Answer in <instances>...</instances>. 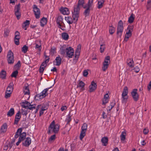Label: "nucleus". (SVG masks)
I'll list each match as a JSON object with an SVG mask.
<instances>
[{"label": "nucleus", "mask_w": 151, "mask_h": 151, "mask_svg": "<svg viewBox=\"0 0 151 151\" xmlns=\"http://www.w3.org/2000/svg\"><path fill=\"white\" fill-rule=\"evenodd\" d=\"M84 0H79L77 5L74 6L73 11L72 12V17L74 20L76 21L78 20L80 10L79 6H81L83 7V6L84 5Z\"/></svg>", "instance_id": "1"}, {"label": "nucleus", "mask_w": 151, "mask_h": 151, "mask_svg": "<svg viewBox=\"0 0 151 151\" xmlns=\"http://www.w3.org/2000/svg\"><path fill=\"white\" fill-rule=\"evenodd\" d=\"M59 126L58 124H55L54 121H53L50 124L48 128V133L50 134L51 132L55 133L58 132L59 130Z\"/></svg>", "instance_id": "2"}, {"label": "nucleus", "mask_w": 151, "mask_h": 151, "mask_svg": "<svg viewBox=\"0 0 151 151\" xmlns=\"http://www.w3.org/2000/svg\"><path fill=\"white\" fill-rule=\"evenodd\" d=\"M124 29L123 23L122 21L120 20L119 22L117 28L116 34L118 37H121Z\"/></svg>", "instance_id": "3"}, {"label": "nucleus", "mask_w": 151, "mask_h": 151, "mask_svg": "<svg viewBox=\"0 0 151 151\" xmlns=\"http://www.w3.org/2000/svg\"><path fill=\"white\" fill-rule=\"evenodd\" d=\"M21 103V106L26 109L32 110L33 109H35V107L33 105L31 104L30 103L27 101H25Z\"/></svg>", "instance_id": "4"}, {"label": "nucleus", "mask_w": 151, "mask_h": 151, "mask_svg": "<svg viewBox=\"0 0 151 151\" xmlns=\"http://www.w3.org/2000/svg\"><path fill=\"white\" fill-rule=\"evenodd\" d=\"M7 60L9 64H12L14 62L13 53L11 50H9L7 55Z\"/></svg>", "instance_id": "5"}, {"label": "nucleus", "mask_w": 151, "mask_h": 151, "mask_svg": "<svg viewBox=\"0 0 151 151\" xmlns=\"http://www.w3.org/2000/svg\"><path fill=\"white\" fill-rule=\"evenodd\" d=\"M81 131L80 135V140H82L86 135V132L87 129V124L84 123L81 127Z\"/></svg>", "instance_id": "6"}, {"label": "nucleus", "mask_w": 151, "mask_h": 151, "mask_svg": "<svg viewBox=\"0 0 151 151\" xmlns=\"http://www.w3.org/2000/svg\"><path fill=\"white\" fill-rule=\"evenodd\" d=\"M110 57L109 56L106 57L105 58L104 62L103 63V66L102 67V70L105 71L108 68L110 63Z\"/></svg>", "instance_id": "7"}, {"label": "nucleus", "mask_w": 151, "mask_h": 151, "mask_svg": "<svg viewBox=\"0 0 151 151\" xmlns=\"http://www.w3.org/2000/svg\"><path fill=\"white\" fill-rule=\"evenodd\" d=\"M137 89H134L131 92V95L135 101H138L139 98V95L137 93Z\"/></svg>", "instance_id": "8"}, {"label": "nucleus", "mask_w": 151, "mask_h": 151, "mask_svg": "<svg viewBox=\"0 0 151 151\" xmlns=\"http://www.w3.org/2000/svg\"><path fill=\"white\" fill-rule=\"evenodd\" d=\"M66 55L69 58H71L73 56L74 50L73 49L70 47H69L66 48Z\"/></svg>", "instance_id": "9"}, {"label": "nucleus", "mask_w": 151, "mask_h": 151, "mask_svg": "<svg viewBox=\"0 0 151 151\" xmlns=\"http://www.w3.org/2000/svg\"><path fill=\"white\" fill-rule=\"evenodd\" d=\"M128 93V88L127 86L124 87L122 94L123 102L125 101L128 99L127 95Z\"/></svg>", "instance_id": "10"}, {"label": "nucleus", "mask_w": 151, "mask_h": 151, "mask_svg": "<svg viewBox=\"0 0 151 151\" xmlns=\"http://www.w3.org/2000/svg\"><path fill=\"white\" fill-rule=\"evenodd\" d=\"M33 11L36 18H39L40 13V10L36 5H33Z\"/></svg>", "instance_id": "11"}, {"label": "nucleus", "mask_w": 151, "mask_h": 151, "mask_svg": "<svg viewBox=\"0 0 151 151\" xmlns=\"http://www.w3.org/2000/svg\"><path fill=\"white\" fill-rule=\"evenodd\" d=\"M51 87H50L48 88L45 89L40 94H37L36 96V97L39 98V99H42L45 97L47 95L46 93L48 89Z\"/></svg>", "instance_id": "12"}, {"label": "nucleus", "mask_w": 151, "mask_h": 151, "mask_svg": "<svg viewBox=\"0 0 151 151\" xmlns=\"http://www.w3.org/2000/svg\"><path fill=\"white\" fill-rule=\"evenodd\" d=\"M97 86L96 83H95L94 81H92L91 85L89 86V92H91L94 91L96 89Z\"/></svg>", "instance_id": "13"}, {"label": "nucleus", "mask_w": 151, "mask_h": 151, "mask_svg": "<svg viewBox=\"0 0 151 151\" xmlns=\"http://www.w3.org/2000/svg\"><path fill=\"white\" fill-rule=\"evenodd\" d=\"M31 143V139L30 137L26 138L25 140L22 143V145L26 147H28Z\"/></svg>", "instance_id": "14"}, {"label": "nucleus", "mask_w": 151, "mask_h": 151, "mask_svg": "<svg viewBox=\"0 0 151 151\" xmlns=\"http://www.w3.org/2000/svg\"><path fill=\"white\" fill-rule=\"evenodd\" d=\"M13 82H11L8 86L6 91L12 93L13 90Z\"/></svg>", "instance_id": "15"}, {"label": "nucleus", "mask_w": 151, "mask_h": 151, "mask_svg": "<svg viewBox=\"0 0 151 151\" xmlns=\"http://www.w3.org/2000/svg\"><path fill=\"white\" fill-rule=\"evenodd\" d=\"M127 63L128 65L130 68H132L134 66V62L132 58H129L127 60Z\"/></svg>", "instance_id": "16"}, {"label": "nucleus", "mask_w": 151, "mask_h": 151, "mask_svg": "<svg viewBox=\"0 0 151 151\" xmlns=\"http://www.w3.org/2000/svg\"><path fill=\"white\" fill-rule=\"evenodd\" d=\"M60 11L64 15H68L70 13V11L67 8H61L60 9Z\"/></svg>", "instance_id": "17"}, {"label": "nucleus", "mask_w": 151, "mask_h": 151, "mask_svg": "<svg viewBox=\"0 0 151 151\" xmlns=\"http://www.w3.org/2000/svg\"><path fill=\"white\" fill-rule=\"evenodd\" d=\"M7 128V124L6 123H4L1 127L0 133H5L6 131Z\"/></svg>", "instance_id": "18"}, {"label": "nucleus", "mask_w": 151, "mask_h": 151, "mask_svg": "<svg viewBox=\"0 0 151 151\" xmlns=\"http://www.w3.org/2000/svg\"><path fill=\"white\" fill-rule=\"evenodd\" d=\"M61 59L59 57H57L53 62L54 64L57 65L59 66L61 63Z\"/></svg>", "instance_id": "19"}, {"label": "nucleus", "mask_w": 151, "mask_h": 151, "mask_svg": "<svg viewBox=\"0 0 151 151\" xmlns=\"http://www.w3.org/2000/svg\"><path fill=\"white\" fill-rule=\"evenodd\" d=\"M83 8L85 9L83 13L84 15L85 16V17L88 16L90 13V8L83 6Z\"/></svg>", "instance_id": "20"}, {"label": "nucleus", "mask_w": 151, "mask_h": 151, "mask_svg": "<svg viewBox=\"0 0 151 151\" xmlns=\"http://www.w3.org/2000/svg\"><path fill=\"white\" fill-rule=\"evenodd\" d=\"M63 19L61 16H59L58 17L57 20L56 22L58 25L60 27V24H63L64 25V23L63 22Z\"/></svg>", "instance_id": "21"}, {"label": "nucleus", "mask_w": 151, "mask_h": 151, "mask_svg": "<svg viewBox=\"0 0 151 151\" xmlns=\"http://www.w3.org/2000/svg\"><path fill=\"white\" fill-rule=\"evenodd\" d=\"M40 40H37L36 41L35 43V49H38L39 51H41V44Z\"/></svg>", "instance_id": "22"}, {"label": "nucleus", "mask_w": 151, "mask_h": 151, "mask_svg": "<svg viewBox=\"0 0 151 151\" xmlns=\"http://www.w3.org/2000/svg\"><path fill=\"white\" fill-rule=\"evenodd\" d=\"M65 19L69 24H72L73 23V21H74V22H76L77 21L74 20L73 18V19H72V18L70 17H65Z\"/></svg>", "instance_id": "23"}, {"label": "nucleus", "mask_w": 151, "mask_h": 151, "mask_svg": "<svg viewBox=\"0 0 151 151\" xmlns=\"http://www.w3.org/2000/svg\"><path fill=\"white\" fill-rule=\"evenodd\" d=\"M108 138L107 137H102L101 140L102 145L104 146H106L108 144Z\"/></svg>", "instance_id": "24"}, {"label": "nucleus", "mask_w": 151, "mask_h": 151, "mask_svg": "<svg viewBox=\"0 0 151 151\" xmlns=\"http://www.w3.org/2000/svg\"><path fill=\"white\" fill-rule=\"evenodd\" d=\"M6 71L2 70L0 73V78L2 79H5L6 78Z\"/></svg>", "instance_id": "25"}, {"label": "nucleus", "mask_w": 151, "mask_h": 151, "mask_svg": "<svg viewBox=\"0 0 151 151\" xmlns=\"http://www.w3.org/2000/svg\"><path fill=\"white\" fill-rule=\"evenodd\" d=\"M104 2V0H99L98 1L97 7L99 9H100L103 7Z\"/></svg>", "instance_id": "26"}, {"label": "nucleus", "mask_w": 151, "mask_h": 151, "mask_svg": "<svg viewBox=\"0 0 151 151\" xmlns=\"http://www.w3.org/2000/svg\"><path fill=\"white\" fill-rule=\"evenodd\" d=\"M29 24V21L28 20H26L22 24V27L25 30L27 29V26H28Z\"/></svg>", "instance_id": "27"}, {"label": "nucleus", "mask_w": 151, "mask_h": 151, "mask_svg": "<svg viewBox=\"0 0 151 151\" xmlns=\"http://www.w3.org/2000/svg\"><path fill=\"white\" fill-rule=\"evenodd\" d=\"M14 110L13 108H11L8 111L7 115L8 116H11L14 114Z\"/></svg>", "instance_id": "28"}, {"label": "nucleus", "mask_w": 151, "mask_h": 151, "mask_svg": "<svg viewBox=\"0 0 151 151\" xmlns=\"http://www.w3.org/2000/svg\"><path fill=\"white\" fill-rule=\"evenodd\" d=\"M26 133L25 132H23L21 133L20 135L19 139H20L21 141H22L25 139L26 136Z\"/></svg>", "instance_id": "29"}, {"label": "nucleus", "mask_w": 151, "mask_h": 151, "mask_svg": "<svg viewBox=\"0 0 151 151\" xmlns=\"http://www.w3.org/2000/svg\"><path fill=\"white\" fill-rule=\"evenodd\" d=\"M47 22V19L44 17H43L40 22L41 26L43 27L46 24Z\"/></svg>", "instance_id": "30"}, {"label": "nucleus", "mask_w": 151, "mask_h": 151, "mask_svg": "<svg viewBox=\"0 0 151 151\" xmlns=\"http://www.w3.org/2000/svg\"><path fill=\"white\" fill-rule=\"evenodd\" d=\"M22 128H20L18 129L16 133L15 134V138H17L19 137V136H20V135L22 132Z\"/></svg>", "instance_id": "31"}, {"label": "nucleus", "mask_w": 151, "mask_h": 151, "mask_svg": "<svg viewBox=\"0 0 151 151\" xmlns=\"http://www.w3.org/2000/svg\"><path fill=\"white\" fill-rule=\"evenodd\" d=\"M48 107L49 105L47 103L43 104L41 105V109H42V110L45 111L48 109Z\"/></svg>", "instance_id": "32"}, {"label": "nucleus", "mask_w": 151, "mask_h": 151, "mask_svg": "<svg viewBox=\"0 0 151 151\" xmlns=\"http://www.w3.org/2000/svg\"><path fill=\"white\" fill-rule=\"evenodd\" d=\"M62 38L65 40H67L69 38V35L66 32L63 33L62 34Z\"/></svg>", "instance_id": "33"}, {"label": "nucleus", "mask_w": 151, "mask_h": 151, "mask_svg": "<svg viewBox=\"0 0 151 151\" xmlns=\"http://www.w3.org/2000/svg\"><path fill=\"white\" fill-rule=\"evenodd\" d=\"M23 92L24 95H29V91L28 86L24 87Z\"/></svg>", "instance_id": "34"}, {"label": "nucleus", "mask_w": 151, "mask_h": 151, "mask_svg": "<svg viewBox=\"0 0 151 151\" xmlns=\"http://www.w3.org/2000/svg\"><path fill=\"white\" fill-rule=\"evenodd\" d=\"M20 4H18L15 6L14 12H20Z\"/></svg>", "instance_id": "35"}, {"label": "nucleus", "mask_w": 151, "mask_h": 151, "mask_svg": "<svg viewBox=\"0 0 151 151\" xmlns=\"http://www.w3.org/2000/svg\"><path fill=\"white\" fill-rule=\"evenodd\" d=\"M79 83L77 86V87L81 88V89H82L85 86V84L82 81H79Z\"/></svg>", "instance_id": "36"}, {"label": "nucleus", "mask_w": 151, "mask_h": 151, "mask_svg": "<svg viewBox=\"0 0 151 151\" xmlns=\"http://www.w3.org/2000/svg\"><path fill=\"white\" fill-rule=\"evenodd\" d=\"M80 50L76 49V50L75 53V57L76 60H77L79 56L80 55Z\"/></svg>", "instance_id": "37"}, {"label": "nucleus", "mask_w": 151, "mask_h": 151, "mask_svg": "<svg viewBox=\"0 0 151 151\" xmlns=\"http://www.w3.org/2000/svg\"><path fill=\"white\" fill-rule=\"evenodd\" d=\"M134 14H132L129 17L128 20V22L129 23H131L133 22L134 19Z\"/></svg>", "instance_id": "38"}, {"label": "nucleus", "mask_w": 151, "mask_h": 151, "mask_svg": "<svg viewBox=\"0 0 151 151\" xmlns=\"http://www.w3.org/2000/svg\"><path fill=\"white\" fill-rule=\"evenodd\" d=\"M126 135V133L125 132H122L120 136L121 139L122 141H124L125 139Z\"/></svg>", "instance_id": "39"}, {"label": "nucleus", "mask_w": 151, "mask_h": 151, "mask_svg": "<svg viewBox=\"0 0 151 151\" xmlns=\"http://www.w3.org/2000/svg\"><path fill=\"white\" fill-rule=\"evenodd\" d=\"M93 0H89L87 4H85L84 6L91 8L93 4Z\"/></svg>", "instance_id": "40"}, {"label": "nucleus", "mask_w": 151, "mask_h": 151, "mask_svg": "<svg viewBox=\"0 0 151 151\" xmlns=\"http://www.w3.org/2000/svg\"><path fill=\"white\" fill-rule=\"evenodd\" d=\"M115 102L114 101H113L111 103V104L107 108V109L109 110V111H110L112 108L114 107V105H115Z\"/></svg>", "instance_id": "41"}, {"label": "nucleus", "mask_w": 151, "mask_h": 151, "mask_svg": "<svg viewBox=\"0 0 151 151\" xmlns=\"http://www.w3.org/2000/svg\"><path fill=\"white\" fill-rule=\"evenodd\" d=\"M115 30V28L114 27L112 26L110 27L109 28V32L111 34H113Z\"/></svg>", "instance_id": "42"}, {"label": "nucleus", "mask_w": 151, "mask_h": 151, "mask_svg": "<svg viewBox=\"0 0 151 151\" xmlns=\"http://www.w3.org/2000/svg\"><path fill=\"white\" fill-rule=\"evenodd\" d=\"M28 49V47L26 45H24L22 48V51L24 53H25L27 52Z\"/></svg>", "instance_id": "43"}, {"label": "nucleus", "mask_w": 151, "mask_h": 151, "mask_svg": "<svg viewBox=\"0 0 151 151\" xmlns=\"http://www.w3.org/2000/svg\"><path fill=\"white\" fill-rule=\"evenodd\" d=\"M105 49V44H100V50L101 53L103 52Z\"/></svg>", "instance_id": "44"}, {"label": "nucleus", "mask_w": 151, "mask_h": 151, "mask_svg": "<svg viewBox=\"0 0 151 151\" xmlns=\"http://www.w3.org/2000/svg\"><path fill=\"white\" fill-rule=\"evenodd\" d=\"M147 9H149L151 7V0H148L146 5Z\"/></svg>", "instance_id": "45"}, {"label": "nucleus", "mask_w": 151, "mask_h": 151, "mask_svg": "<svg viewBox=\"0 0 151 151\" xmlns=\"http://www.w3.org/2000/svg\"><path fill=\"white\" fill-rule=\"evenodd\" d=\"M18 71L17 70H15L12 73L11 75V76L12 77H16L18 74Z\"/></svg>", "instance_id": "46"}, {"label": "nucleus", "mask_w": 151, "mask_h": 151, "mask_svg": "<svg viewBox=\"0 0 151 151\" xmlns=\"http://www.w3.org/2000/svg\"><path fill=\"white\" fill-rule=\"evenodd\" d=\"M4 37H6L8 35L9 31L7 29H5L4 30Z\"/></svg>", "instance_id": "47"}, {"label": "nucleus", "mask_w": 151, "mask_h": 151, "mask_svg": "<svg viewBox=\"0 0 151 151\" xmlns=\"http://www.w3.org/2000/svg\"><path fill=\"white\" fill-rule=\"evenodd\" d=\"M71 120V116L70 115L68 116L67 118L66 119L65 122L67 123V124H68Z\"/></svg>", "instance_id": "48"}, {"label": "nucleus", "mask_w": 151, "mask_h": 151, "mask_svg": "<svg viewBox=\"0 0 151 151\" xmlns=\"http://www.w3.org/2000/svg\"><path fill=\"white\" fill-rule=\"evenodd\" d=\"M15 14L18 19H19L21 17V13L20 12H15Z\"/></svg>", "instance_id": "49"}, {"label": "nucleus", "mask_w": 151, "mask_h": 151, "mask_svg": "<svg viewBox=\"0 0 151 151\" xmlns=\"http://www.w3.org/2000/svg\"><path fill=\"white\" fill-rule=\"evenodd\" d=\"M11 93H9L6 91L5 95V98L6 99H7L9 98L10 96Z\"/></svg>", "instance_id": "50"}, {"label": "nucleus", "mask_w": 151, "mask_h": 151, "mask_svg": "<svg viewBox=\"0 0 151 151\" xmlns=\"http://www.w3.org/2000/svg\"><path fill=\"white\" fill-rule=\"evenodd\" d=\"M56 50V49L55 47H52L50 51L51 54L52 55L54 54Z\"/></svg>", "instance_id": "51"}, {"label": "nucleus", "mask_w": 151, "mask_h": 151, "mask_svg": "<svg viewBox=\"0 0 151 151\" xmlns=\"http://www.w3.org/2000/svg\"><path fill=\"white\" fill-rule=\"evenodd\" d=\"M55 136L56 135L55 134H54L52 136H51L49 139V141H54L55 139Z\"/></svg>", "instance_id": "52"}, {"label": "nucleus", "mask_w": 151, "mask_h": 151, "mask_svg": "<svg viewBox=\"0 0 151 151\" xmlns=\"http://www.w3.org/2000/svg\"><path fill=\"white\" fill-rule=\"evenodd\" d=\"M20 112V111H18L15 115V118H17L20 119L21 118Z\"/></svg>", "instance_id": "53"}, {"label": "nucleus", "mask_w": 151, "mask_h": 151, "mask_svg": "<svg viewBox=\"0 0 151 151\" xmlns=\"http://www.w3.org/2000/svg\"><path fill=\"white\" fill-rule=\"evenodd\" d=\"M133 70H134L135 72L137 73L139 71L140 69L138 66H137L133 68Z\"/></svg>", "instance_id": "54"}, {"label": "nucleus", "mask_w": 151, "mask_h": 151, "mask_svg": "<svg viewBox=\"0 0 151 151\" xmlns=\"http://www.w3.org/2000/svg\"><path fill=\"white\" fill-rule=\"evenodd\" d=\"M66 52V49H60V53L61 54L64 55Z\"/></svg>", "instance_id": "55"}, {"label": "nucleus", "mask_w": 151, "mask_h": 151, "mask_svg": "<svg viewBox=\"0 0 151 151\" xmlns=\"http://www.w3.org/2000/svg\"><path fill=\"white\" fill-rule=\"evenodd\" d=\"M20 119L17 118H15L14 119V124H17L18 123V122L19 121Z\"/></svg>", "instance_id": "56"}, {"label": "nucleus", "mask_w": 151, "mask_h": 151, "mask_svg": "<svg viewBox=\"0 0 151 151\" xmlns=\"http://www.w3.org/2000/svg\"><path fill=\"white\" fill-rule=\"evenodd\" d=\"M45 67H42V66H40L39 68V72L40 73H42L45 69Z\"/></svg>", "instance_id": "57"}, {"label": "nucleus", "mask_w": 151, "mask_h": 151, "mask_svg": "<svg viewBox=\"0 0 151 151\" xmlns=\"http://www.w3.org/2000/svg\"><path fill=\"white\" fill-rule=\"evenodd\" d=\"M19 39H14V42L16 45H18L19 44Z\"/></svg>", "instance_id": "58"}, {"label": "nucleus", "mask_w": 151, "mask_h": 151, "mask_svg": "<svg viewBox=\"0 0 151 151\" xmlns=\"http://www.w3.org/2000/svg\"><path fill=\"white\" fill-rule=\"evenodd\" d=\"M88 74V73L87 70H85L83 72V75L84 77H87Z\"/></svg>", "instance_id": "59"}, {"label": "nucleus", "mask_w": 151, "mask_h": 151, "mask_svg": "<svg viewBox=\"0 0 151 151\" xmlns=\"http://www.w3.org/2000/svg\"><path fill=\"white\" fill-rule=\"evenodd\" d=\"M15 66L19 68L21 66V62L20 60L18 61L17 63L16 64Z\"/></svg>", "instance_id": "60"}, {"label": "nucleus", "mask_w": 151, "mask_h": 151, "mask_svg": "<svg viewBox=\"0 0 151 151\" xmlns=\"http://www.w3.org/2000/svg\"><path fill=\"white\" fill-rule=\"evenodd\" d=\"M41 107V105H39L37 106L36 109H35V113H36L37 112V111L39 109H40Z\"/></svg>", "instance_id": "61"}, {"label": "nucleus", "mask_w": 151, "mask_h": 151, "mask_svg": "<svg viewBox=\"0 0 151 151\" xmlns=\"http://www.w3.org/2000/svg\"><path fill=\"white\" fill-rule=\"evenodd\" d=\"M108 102V99H104L102 101V104L105 105Z\"/></svg>", "instance_id": "62"}, {"label": "nucleus", "mask_w": 151, "mask_h": 151, "mask_svg": "<svg viewBox=\"0 0 151 151\" xmlns=\"http://www.w3.org/2000/svg\"><path fill=\"white\" fill-rule=\"evenodd\" d=\"M133 28L134 26H129L127 28V30H129L133 31Z\"/></svg>", "instance_id": "63"}, {"label": "nucleus", "mask_w": 151, "mask_h": 151, "mask_svg": "<svg viewBox=\"0 0 151 151\" xmlns=\"http://www.w3.org/2000/svg\"><path fill=\"white\" fill-rule=\"evenodd\" d=\"M132 34H130L126 32V34L125 35V37H126L129 38L132 36Z\"/></svg>", "instance_id": "64"}]
</instances>
